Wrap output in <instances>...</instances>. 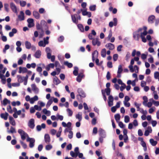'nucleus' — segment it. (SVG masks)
<instances>
[{
    "label": "nucleus",
    "instance_id": "c756f323",
    "mask_svg": "<svg viewBox=\"0 0 159 159\" xmlns=\"http://www.w3.org/2000/svg\"><path fill=\"white\" fill-rule=\"evenodd\" d=\"M43 112L47 116H49L51 114L50 111H49L47 110L46 109L44 108L43 110Z\"/></svg>",
    "mask_w": 159,
    "mask_h": 159
},
{
    "label": "nucleus",
    "instance_id": "4468645a",
    "mask_svg": "<svg viewBox=\"0 0 159 159\" xmlns=\"http://www.w3.org/2000/svg\"><path fill=\"white\" fill-rule=\"evenodd\" d=\"M44 140L45 142L49 143L50 142V138L49 135L48 134H45L44 135Z\"/></svg>",
    "mask_w": 159,
    "mask_h": 159
},
{
    "label": "nucleus",
    "instance_id": "c03bdc74",
    "mask_svg": "<svg viewBox=\"0 0 159 159\" xmlns=\"http://www.w3.org/2000/svg\"><path fill=\"white\" fill-rule=\"evenodd\" d=\"M20 143L24 149H26L27 148V145L26 143H25L23 141H20Z\"/></svg>",
    "mask_w": 159,
    "mask_h": 159
},
{
    "label": "nucleus",
    "instance_id": "7c9ffc66",
    "mask_svg": "<svg viewBox=\"0 0 159 159\" xmlns=\"http://www.w3.org/2000/svg\"><path fill=\"white\" fill-rule=\"evenodd\" d=\"M10 101L8 100L7 98H5L3 101L2 104L5 106L7 105L8 103H10Z\"/></svg>",
    "mask_w": 159,
    "mask_h": 159
},
{
    "label": "nucleus",
    "instance_id": "b1692460",
    "mask_svg": "<svg viewBox=\"0 0 159 159\" xmlns=\"http://www.w3.org/2000/svg\"><path fill=\"white\" fill-rule=\"evenodd\" d=\"M115 119L117 122H119L120 118V116L119 114H116L114 116Z\"/></svg>",
    "mask_w": 159,
    "mask_h": 159
},
{
    "label": "nucleus",
    "instance_id": "7ed1b4c3",
    "mask_svg": "<svg viewBox=\"0 0 159 159\" xmlns=\"http://www.w3.org/2000/svg\"><path fill=\"white\" fill-rule=\"evenodd\" d=\"M26 141L30 142L29 146L30 148H32L34 147L35 142V140L34 138H30L29 137L27 138Z\"/></svg>",
    "mask_w": 159,
    "mask_h": 159
},
{
    "label": "nucleus",
    "instance_id": "72a5a7b5",
    "mask_svg": "<svg viewBox=\"0 0 159 159\" xmlns=\"http://www.w3.org/2000/svg\"><path fill=\"white\" fill-rule=\"evenodd\" d=\"M70 154L72 157L74 158H76L78 155V154L77 153L74 152L73 151H71L70 152Z\"/></svg>",
    "mask_w": 159,
    "mask_h": 159
},
{
    "label": "nucleus",
    "instance_id": "c85d7f7f",
    "mask_svg": "<svg viewBox=\"0 0 159 159\" xmlns=\"http://www.w3.org/2000/svg\"><path fill=\"white\" fill-rule=\"evenodd\" d=\"M143 30H144V31L143 32H142L140 34H143V35H146L148 34L147 31V28L146 26H144L143 27Z\"/></svg>",
    "mask_w": 159,
    "mask_h": 159
},
{
    "label": "nucleus",
    "instance_id": "774afa93",
    "mask_svg": "<svg viewBox=\"0 0 159 159\" xmlns=\"http://www.w3.org/2000/svg\"><path fill=\"white\" fill-rule=\"evenodd\" d=\"M154 77L156 79H157L159 77V72H156L154 74Z\"/></svg>",
    "mask_w": 159,
    "mask_h": 159
},
{
    "label": "nucleus",
    "instance_id": "338daca9",
    "mask_svg": "<svg viewBox=\"0 0 159 159\" xmlns=\"http://www.w3.org/2000/svg\"><path fill=\"white\" fill-rule=\"evenodd\" d=\"M56 132L57 131L55 129H53L50 130V133L52 135H55Z\"/></svg>",
    "mask_w": 159,
    "mask_h": 159
},
{
    "label": "nucleus",
    "instance_id": "9b49d317",
    "mask_svg": "<svg viewBox=\"0 0 159 159\" xmlns=\"http://www.w3.org/2000/svg\"><path fill=\"white\" fill-rule=\"evenodd\" d=\"M18 18L20 20L22 21L24 20V14L23 12L21 11L20 12V14L18 16Z\"/></svg>",
    "mask_w": 159,
    "mask_h": 159
},
{
    "label": "nucleus",
    "instance_id": "0e129e2a",
    "mask_svg": "<svg viewBox=\"0 0 159 159\" xmlns=\"http://www.w3.org/2000/svg\"><path fill=\"white\" fill-rule=\"evenodd\" d=\"M152 103H153L152 102H149L147 103H147H146V105L144 106H147L148 107H150L152 106Z\"/></svg>",
    "mask_w": 159,
    "mask_h": 159
},
{
    "label": "nucleus",
    "instance_id": "bf43d9fd",
    "mask_svg": "<svg viewBox=\"0 0 159 159\" xmlns=\"http://www.w3.org/2000/svg\"><path fill=\"white\" fill-rule=\"evenodd\" d=\"M118 57V55L117 54H114L113 56V59L114 61L117 60Z\"/></svg>",
    "mask_w": 159,
    "mask_h": 159
},
{
    "label": "nucleus",
    "instance_id": "37998d69",
    "mask_svg": "<svg viewBox=\"0 0 159 159\" xmlns=\"http://www.w3.org/2000/svg\"><path fill=\"white\" fill-rule=\"evenodd\" d=\"M96 5H93L90 6L89 7V10L91 11H94L96 10Z\"/></svg>",
    "mask_w": 159,
    "mask_h": 159
},
{
    "label": "nucleus",
    "instance_id": "aec40b11",
    "mask_svg": "<svg viewBox=\"0 0 159 159\" xmlns=\"http://www.w3.org/2000/svg\"><path fill=\"white\" fill-rule=\"evenodd\" d=\"M155 16L154 15H151L149 16L148 21L149 23L152 24L153 23V20L155 19Z\"/></svg>",
    "mask_w": 159,
    "mask_h": 159
},
{
    "label": "nucleus",
    "instance_id": "13d9d810",
    "mask_svg": "<svg viewBox=\"0 0 159 159\" xmlns=\"http://www.w3.org/2000/svg\"><path fill=\"white\" fill-rule=\"evenodd\" d=\"M111 77V75L109 71H108L106 75V78L107 80H109Z\"/></svg>",
    "mask_w": 159,
    "mask_h": 159
},
{
    "label": "nucleus",
    "instance_id": "09e8293b",
    "mask_svg": "<svg viewBox=\"0 0 159 159\" xmlns=\"http://www.w3.org/2000/svg\"><path fill=\"white\" fill-rule=\"evenodd\" d=\"M105 91L107 95H110L111 89L110 88H106L105 90Z\"/></svg>",
    "mask_w": 159,
    "mask_h": 159
},
{
    "label": "nucleus",
    "instance_id": "58836bf2",
    "mask_svg": "<svg viewBox=\"0 0 159 159\" xmlns=\"http://www.w3.org/2000/svg\"><path fill=\"white\" fill-rule=\"evenodd\" d=\"M8 133H16L15 128L12 126L11 127L10 129L8 131Z\"/></svg>",
    "mask_w": 159,
    "mask_h": 159
},
{
    "label": "nucleus",
    "instance_id": "6e6552de",
    "mask_svg": "<svg viewBox=\"0 0 159 159\" xmlns=\"http://www.w3.org/2000/svg\"><path fill=\"white\" fill-rule=\"evenodd\" d=\"M10 7L12 11L15 13H17V8L14 3L12 2L10 3Z\"/></svg>",
    "mask_w": 159,
    "mask_h": 159
},
{
    "label": "nucleus",
    "instance_id": "c9c22d12",
    "mask_svg": "<svg viewBox=\"0 0 159 159\" xmlns=\"http://www.w3.org/2000/svg\"><path fill=\"white\" fill-rule=\"evenodd\" d=\"M123 71L122 66L121 65H119L118 66V70L117 72L118 74H120Z\"/></svg>",
    "mask_w": 159,
    "mask_h": 159
},
{
    "label": "nucleus",
    "instance_id": "39448f33",
    "mask_svg": "<svg viewBox=\"0 0 159 159\" xmlns=\"http://www.w3.org/2000/svg\"><path fill=\"white\" fill-rule=\"evenodd\" d=\"M78 92L79 93L78 95L83 98H85L86 97V94L84 91L81 88H79L78 89Z\"/></svg>",
    "mask_w": 159,
    "mask_h": 159
},
{
    "label": "nucleus",
    "instance_id": "6ab92c4d",
    "mask_svg": "<svg viewBox=\"0 0 159 159\" xmlns=\"http://www.w3.org/2000/svg\"><path fill=\"white\" fill-rule=\"evenodd\" d=\"M61 81L58 79V78L56 76H55L53 78V83H54L57 85L60 83H61Z\"/></svg>",
    "mask_w": 159,
    "mask_h": 159
},
{
    "label": "nucleus",
    "instance_id": "79ce46f5",
    "mask_svg": "<svg viewBox=\"0 0 159 159\" xmlns=\"http://www.w3.org/2000/svg\"><path fill=\"white\" fill-rule=\"evenodd\" d=\"M77 26L79 29L81 31H84V28L82 24H79Z\"/></svg>",
    "mask_w": 159,
    "mask_h": 159
},
{
    "label": "nucleus",
    "instance_id": "9d476101",
    "mask_svg": "<svg viewBox=\"0 0 159 159\" xmlns=\"http://www.w3.org/2000/svg\"><path fill=\"white\" fill-rule=\"evenodd\" d=\"M98 52L97 50L94 51L92 54V60L94 61L95 59L97 58L98 55Z\"/></svg>",
    "mask_w": 159,
    "mask_h": 159
},
{
    "label": "nucleus",
    "instance_id": "f8f14e48",
    "mask_svg": "<svg viewBox=\"0 0 159 159\" xmlns=\"http://www.w3.org/2000/svg\"><path fill=\"white\" fill-rule=\"evenodd\" d=\"M41 55V52L39 50H37L34 55V57L36 58H39Z\"/></svg>",
    "mask_w": 159,
    "mask_h": 159
},
{
    "label": "nucleus",
    "instance_id": "ddd939ff",
    "mask_svg": "<svg viewBox=\"0 0 159 159\" xmlns=\"http://www.w3.org/2000/svg\"><path fill=\"white\" fill-rule=\"evenodd\" d=\"M32 89L34 92L36 94L39 93V89L38 88L36 87V85L34 84H33L31 85Z\"/></svg>",
    "mask_w": 159,
    "mask_h": 159
},
{
    "label": "nucleus",
    "instance_id": "052dcab7",
    "mask_svg": "<svg viewBox=\"0 0 159 159\" xmlns=\"http://www.w3.org/2000/svg\"><path fill=\"white\" fill-rule=\"evenodd\" d=\"M113 98L111 95H109L108 97V102H113Z\"/></svg>",
    "mask_w": 159,
    "mask_h": 159
},
{
    "label": "nucleus",
    "instance_id": "4c0bfd02",
    "mask_svg": "<svg viewBox=\"0 0 159 159\" xmlns=\"http://www.w3.org/2000/svg\"><path fill=\"white\" fill-rule=\"evenodd\" d=\"M89 13V17H90L91 16V13L90 12H88L86 10L83 11H82V15L83 16L87 15L88 13Z\"/></svg>",
    "mask_w": 159,
    "mask_h": 159
},
{
    "label": "nucleus",
    "instance_id": "2f4dec72",
    "mask_svg": "<svg viewBox=\"0 0 159 159\" xmlns=\"http://www.w3.org/2000/svg\"><path fill=\"white\" fill-rule=\"evenodd\" d=\"M101 56L103 57H105L106 56V49L105 48H103L101 52Z\"/></svg>",
    "mask_w": 159,
    "mask_h": 159
},
{
    "label": "nucleus",
    "instance_id": "bb28decb",
    "mask_svg": "<svg viewBox=\"0 0 159 159\" xmlns=\"http://www.w3.org/2000/svg\"><path fill=\"white\" fill-rule=\"evenodd\" d=\"M137 32H135L133 34V37L136 40H138L139 39V34L136 33Z\"/></svg>",
    "mask_w": 159,
    "mask_h": 159
},
{
    "label": "nucleus",
    "instance_id": "e433bc0d",
    "mask_svg": "<svg viewBox=\"0 0 159 159\" xmlns=\"http://www.w3.org/2000/svg\"><path fill=\"white\" fill-rule=\"evenodd\" d=\"M143 104L144 105H146V103L148 102V99L147 96H144L143 97Z\"/></svg>",
    "mask_w": 159,
    "mask_h": 159
},
{
    "label": "nucleus",
    "instance_id": "603ef678",
    "mask_svg": "<svg viewBox=\"0 0 159 159\" xmlns=\"http://www.w3.org/2000/svg\"><path fill=\"white\" fill-rule=\"evenodd\" d=\"M26 4V2L25 1H20V4L21 6L22 7H25Z\"/></svg>",
    "mask_w": 159,
    "mask_h": 159
},
{
    "label": "nucleus",
    "instance_id": "393cba45",
    "mask_svg": "<svg viewBox=\"0 0 159 159\" xmlns=\"http://www.w3.org/2000/svg\"><path fill=\"white\" fill-rule=\"evenodd\" d=\"M151 144L153 146H156L157 143L156 141H154L152 139H151L149 140Z\"/></svg>",
    "mask_w": 159,
    "mask_h": 159
},
{
    "label": "nucleus",
    "instance_id": "ea45409f",
    "mask_svg": "<svg viewBox=\"0 0 159 159\" xmlns=\"http://www.w3.org/2000/svg\"><path fill=\"white\" fill-rule=\"evenodd\" d=\"M7 111L9 113L11 114L13 112V111L11 109V107L10 105H9L7 106Z\"/></svg>",
    "mask_w": 159,
    "mask_h": 159
},
{
    "label": "nucleus",
    "instance_id": "1a4fd4ad",
    "mask_svg": "<svg viewBox=\"0 0 159 159\" xmlns=\"http://www.w3.org/2000/svg\"><path fill=\"white\" fill-rule=\"evenodd\" d=\"M105 47L110 50H112L115 48L114 45L111 43H108L106 44L105 45Z\"/></svg>",
    "mask_w": 159,
    "mask_h": 159
},
{
    "label": "nucleus",
    "instance_id": "49530a36",
    "mask_svg": "<svg viewBox=\"0 0 159 159\" xmlns=\"http://www.w3.org/2000/svg\"><path fill=\"white\" fill-rule=\"evenodd\" d=\"M150 100L152 101V102L154 104V105L157 107L159 105V102L158 101H155L152 98Z\"/></svg>",
    "mask_w": 159,
    "mask_h": 159
},
{
    "label": "nucleus",
    "instance_id": "412c9836",
    "mask_svg": "<svg viewBox=\"0 0 159 159\" xmlns=\"http://www.w3.org/2000/svg\"><path fill=\"white\" fill-rule=\"evenodd\" d=\"M33 15L36 19H39L40 17V15L39 12L36 11H34L33 12Z\"/></svg>",
    "mask_w": 159,
    "mask_h": 159
},
{
    "label": "nucleus",
    "instance_id": "0eeeda50",
    "mask_svg": "<svg viewBox=\"0 0 159 159\" xmlns=\"http://www.w3.org/2000/svg\"><path fill=\"white\" fill-rule=\"evenodd\" d=\"M92 44L93 45L95 46L97 45L98 46H99L101 44L100 42L99 41V39L98 38H95L93 39L92 41Z\"/></svg>",
    "mask_w": 159,
    "mask_h": 159
},
{
    "label": "nucleus",
    "instance_id": "a211bd4d",
    "mask_svg": "<svg viewBox=\"0 0 159 159\" xmlns=\"http://www.w3.org/2000/svg\"><path fill=\"white\" fill-rule=\"evenodd\" d=\"M8 115L9 114L5 112V113H1L0 114V116L3 119L5 120H6L7 119Z\"/></svg>",
    "mask_w": 159,
    "mask_h": 159
},
{
    "label": "nucleus",
    "instance_id": "dca6fc26",
    "mask_svg": "<svg viewBox=\"0 0 159 159\" xmlns=\"http://www.w3.org/2000/svg\"><path fill=\"white\" fill-rule=\"evenodd\" d=\"M98 132L100 136L102 137H105V134L104 130L102 128H100L99 129Z\"/></svg>",
    "mask_w": 159,
    "mask_h": 159
},
{
    "label": "nucleus",
    "instance_id": "de8ad7c7",
    "mask_svg": "<svg viewBox=\"0 0 159 159\" xmlns=\"http://www.w3.org/2000/svg\"><path fill=\"white\" fill-rule=\"evenodd\" d=\"M134 104L135 106L137 107V111H140V106L141 105V104H138L136 102H135L134 103Z\"/></svg>",
    "mask_w": 159,
    "mask_h": 159
},
{
    "label": "nucleus",
    "instance_id": "e2e57ef3",
    "mask_svg": "<svg viewBox=\"0 0 159 159\" xmlns=\"http://www.w3.org/2000/svg\"><path fill=\"white\" fill-rule=\"evenodd\" d=\"M141 145L144 148V150L146 151L147 149V147L146 143L144 141L142 142Z\"/></svg>",
    "mask_w": 159,
    "mask_h": 159
},
{
    "label": "nucleus",
    "instance_id": "f257e3e1",
    "mask_svg": "<svg viewBox=\"0 0 159 159\" xmlns=\"http://www.w3.org/2000/svg\"><path fill=\"white\" fill-rule=\"evenodd\" d=\"M18 132L20 135L21 139L23 140H25L26 138H27L29 137V136L22 129H19Z\"/></svg>",
    "mask_w": 159,
    "mask_h": 159
},
{
    "label": "nucleus",
    "instance_id": "a878e982",
    "mask_svg": "<svg viewBox=\"0 0 159 159\" xmlns=\"http://www.w3.org/2000/svg\"><path fill=\"white\" fill-rule=\"evenodd\" d=\"M25 45L26 48L27 49H30L31 47V43L28 41H26L25 43Z\"/></svg>",
    "mask_w": 159,
    "mask_h": 159
},
{
    "label": "nucleus",
    "instance_id": "473e14b6",
    "mask_svg": "<svg viewBox=\"0 0 159 159\" xmlns=\"http://www.w3.org/2000/svg\"><path fill=\"white\" fill-rule=\"evenodd\" d=\"M70 154L72 157L74 158H76L78 155V154L77 153L74 152L73 151H71L70 152Z\"/></svg>",
    "mask_w": 159,
    "mask_h": 159
},
{
    "label": "nucleus",
    "instance_id": "680f3d73",
    "mask_svg": "<svg viewBox=\"0 0 159 159\" xmlns=\"http://www.w3.org/2000/svg\"><path fill=\"white\" fill-rule=\"evenodd\" d=\"M118 125L121 128H123L124 127V125L123 124V123H122L121 121H119L118 122Z\"/></svg>",
    "mask_w": 159,
    "mask_h": 159
},
{
    "label": "nucleus",
    "instance_id": "a19ab883",
    "mask_svg": "<svg viewBox=\"0 0 159 159\" xmlns=\"http://www.w3.org/2000/svg\"><path fill=\"white\" fill-rule=\"evenodd\" d=\"M145 35L140 34V37L142 39V40L144 43H146L147 41L145 37Z\"/></svg>",
    "mask_w": 159,
    "mask_h": 159
},
{
    "label": "nucleus",
    "instance_id": "2eb2a0df",
    "mask_svg": "<svg viewBox=\"0 0 159 159\" xmlns=\"http://www.w3.org/2000/svg\"><path fill=\"white\" fill-rule=\"evenodd\" d=\"M27 71L28 70L25 67H19V73H25L27 72Z\"/></svg>",
    "mask_w": 159,
    "mask_h": 159
},
{
    "label": "nucleus",
    "instance_id": "cd10ccee",
    "mask_svg": "<svg viewBox=\"0 0 159 159\" xmlns=\"http://www.w3.org/2000/svg\"><path fill=\"white\" fill-rule=\"evenodd\" d=\"M64 64L69 68H71L73 66V64L67 61H66L64 62Z\"/></svg>",
    "mask_w": 159,
    "mask_h": 159
},
{
    "label": "nucleus",
    "instance_id": "8fccbe9b",
    "mask_svg": "<svg viewBox=\"0 0 159 159\" xmlns=\"http://www.w3.org/2000/svg\"><path fill=\"white\" fill-rule=\"evenodd\" d=\"M52 148V146L51 144L47 145L46 146L45 149L47 150H49L51 149Z\"/></svg>",
    "mask_w": 159,
    "mask_h": 159
},
{
    "label": "nucleus",
    "instance_id": "3c124183",
    "mask_svg": "<svg viewBox=\"0 0 159 159\" xmlns=\"http://www.w3.org/2000/svg\"><path fill=\"white\" fill-rule=\"evenodd\" d=\"M52 102V101L51 99L49 100L47 102L46 104V107L48 108L49 107Z\"/></svg>",
    "mask_w": 159,
    "mask_h": 159
},
{
    "label": "nucleus",
    "instance_id": "5fc2aeb1",
    "mask_svg": "<svg viewBox=\"0 0 159 159\" xmlns=\"http://www.w3.org/2000/svg\"><path fill=\"white\" fill-rule=\"evenodd\" d=\"M40 47H45V45L44 44L43 41H40L38 43Z\"/></svg>",
    "mask_w": 159,
    "mask_h": 159
},
{
    "label": "nucleus",
    "instance_id": "f704fd0d",
    "mask_svg": "<svg viewBox=\"0 0 159 159\" xmlns=\"http://www.w3.org/2000/svg\"><path fill=\"white\" fill-rule=\"evenodd\" d=\"M74 70L73 71V74L75 76H77L78 74V68L77 67H75L74 68Z\"/></svg>",
    "mask_w": 159,
    "mask_h": 159
},
{
    "label": "nucleus",
    "instance_id": "864d4df0",
    "mask_svg": "<svg viewBox=\"0 0 159 159\" xmlns=\"http://www.w3.org/2000/svg\"><path fill=\"white\" fill-rule=\"evenodd\" d=\"M124 121L125 122L128 123L129 121V118L128 116H125Z\"/></svg>",
    "mask_w": 159,
    "mask_h": 159
},
{
    "label": "nucleus",
    "instance_id": "a18cd8bd",
    "mask_svg": "<svg viewBox=\"0 0 159 159\" xmlns=\"http://www.w3.org/2000/svg\"><path fill=\"white\" fill-rule=\"evenodd\" d=\"M66 111L68 113L69 116H71L72 115L73 112L70 109L67 108L66 110Z\"/></svg>",
    "mask_w": 159,
    "mask_h": 159
},
{
    "label": "nucleus",
    "instance_id": "20e7f679",
    "mask_svg": "<svg viewBox=\"0 0 159 159\" xmlns=\"http://www.w3.org/2000/svg\"><path fill=\"white\" fill-rule=\"evenodd\" d=\"M28 126L31 129L34 128L35 126L34 120V119H31L28 123Z\"/></svg>",
    "mask_w": 159,
    "mask_h": 159
},
{
    "label": "nucleus",
    "instance_id": "6e6d98bb",
    "mask_svg": "<svg viewBox=\"0 0 159 159\" xmlns=\"http://www.w3.org/2000/svg\"><path fill=\"white\" fill-rule=\"evenodd\" d=\"M39 33L40 34L39 36V38H41L42 37L44 34V32L43 30L41 29V30H40V31L39 32Z\"/></svg>",
    "mask_w": 159,
    "mask_h": 159
},
{
    "label": "nucleus",
    "instance_id": "423d86ee",
    "mask_svg": "<svg viewBox=\"0 0 159 159\" xmlns=\"http://www.w3.org/2000/svg\"><path fill=\"white\" fill-rule=\"evenodd\" d=\"M84 76V75L83 73H80L76 78V81L78 82H80L81 81L82 78Z\"/></svg>",
    "mask_w": 159,
    "mask_h": 159
},
{
    "label": "nucleus",
    "instance_id": "f3484780",
    "mask_svg": "<svg viewBox=\"0 0 159 159\" xmlns=\"http://www.w3.org/2000/svg\"><path fill=\"white\" fill-rule=\"evenodd\" d=\"M77 15L76 14H74L71 16L72 20L73 22L76 24H77L78 23V21L76 18V16Z\"/></svg>",
    "mask_w": 159,
    "mask_h": 159
},
{
    "label": "nucleus",
    "instance_id": "f03ea898",
    "mask_svg": "<svg viewBox=\"0 0 159 159\" xmlns=\"http://www.w3.org/2000/svg\"><path fill=\"white\" fill-rule=\"evenodd\" d=\"M40 25L39 23L37 24L36 25V29L38 30H41V29H43L42 28V25H44L46 27V29H48V27L47 25V24L46 21L43 20H42L41 21Z\"/></svg>",
    "mask_w": 159,
    "mask_h": 159
},
{
    "label": "nucleus",
    "instance_id": "4d7b16f0",
    "mask_svg": "<svg viewBox=\"0 0 159 159\" xmlns=\"http://www.w3.org/2000/svg\"><path fill=\"white\" fill-rule=\"evenodd\" d=\"M64 39L63 36H61L58 38V40L59 42H62L63 41Z\"/></svg>",
    "mask_w": 159,
    "mask_h": 159
},
{
    "label": "nucleus",
    "instance_id": "4be33fe9",
    "mask_svg": "<svg viewBox=\"0 0 159 159\" xmlns=\"http://www.w3.org/2000/svg\"><path fill=\"white\" fill-rule=\"evenodd\" d=\"M9 119L10 123L12 125H16V123L14 120L12 116H9Z\"/></svg>",
    "mask_w": 159,
    "mask_h": 159
},
{
    "label": "nucleus",
    "instance_id": "69168bd1",
    "mask_svg": "<svg viewBox=\"0 0 159 159\" xmlns=\"http://www.w3.org/2000/svg\"><path fill=\"white\" fill-rule=\"evenodd\" d=\"M107 66L109 68H111L112 67V63L111 61H108L107 63Z\"/></svg>",
    "mask_w": 159,
    "mask_h": 159
},
{
    "label": "nucleus",
    "instance_id": "5701e85b",
    "mask_svg": "<svg viewBox=\"0 0 159 159\" xmlns=\"http://www.w3.org/2000/svg\"><path fill=\"white\" fill-rule=\"evenodd\" d=\"M17 78L18 79V81L19 83H21L23 82L24 80V77L21 76L20 75H18L17 76Z\"/></svg>",
    "mask_w": 159,
    "mask_h": 159
}]
</instances>
